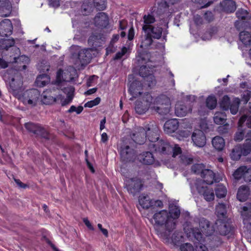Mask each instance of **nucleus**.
<instances>
[{"label": "nucleus", "mask_w": 251, "mask_h": 251, "mask_svg": "<svg viewBox=\"0 0 251 251\" xmlns=\"http://www.w3.org/2000/svg\"><path fill=\"white\" fill-rule=\"evenodd\" d=\"M242 210L246 213L242 215L244 217V220H246L251 226V210L249 211V208L247 206H243Z\"/></svg>", "instance_id": "52"}, {"label": "nucleus", "mask_w": 251, "mask_h": 251, "mask_svg": "<svg viewBox=\"0 0 251 251\" xmlns=\"http://www.w3.org/2000/svg\"><path fill=\"white\" fill-rule=\"evenodd\" d=\"M40 97V92L36 89L26 90L23 95V101L25 104L35 106Z\"/></svg>", "instance_id": "7"}, {"label": "nucleus", "mask_w": 251, "mask_h": 251, "mask_svg": "<svg viewBox=\"0 0 251 251\" xmlns=\"http://www.w3.org/2000/svg\"><path fill=\"white\" fill-rule=\"evenodd\" d=\"M181 251H194L193 246L190 243H185L180 247Z\"/></svg>", "instance_id": "58"}, {"label": "nucleus", "mask_w": 251, "mask_h": 251, "mask_svg": "<svg viewBox=\"0 0 251 251\" xmlns=\"http://www.w3.org/2000/svg\"><path fill=\"white\" fill-rule=\"evenodd\" d=\"M218 32V28L216 27H212L210 28L209 30L204 33L202 36V39L203 40H210L211 39L213 35Z\"/></svg>", "instance_id": "45"}, {"label": "nucleus", "mask_w": 251, "mask_h": 251, "mask_svg": "<svg viewBox=\"0 0 251 251\" xmlns=\"http://www.w3.org/2000/svg\"><path fill=\"white\" fill-rule=\"evenodd\" d=\"M238 130L234 135V139L236 142H240L244 139L245 132L244 130L240 129Z\"/></svg>", "instance_id": "54"}, {"label": "nucleus", "mask_w": 251, "mask_h": 251, "mask_svg": "<svg viewBox=\"0 0 251 251\" xmlns=\"http://www.w3.org/2000/svg\"><path fill=\"white\" fill-rule=\"evenodd\" d=\"M151 100H153L152 97L148 93L143 98L142 101H136L135 106L136 113L143 114L146 113L149 108L151 109Z\"/></svg>", "instance_id": "8"}, {"label": "nucleus", "mask_w": 251, "mask_h": 251, "mask_svg": "<svg viewBox=\"0 0 251 251\" xmlns=\"http://www.w3.org/2000/svg\"><path fill=\"white\" fill-rule=\"evenodd\" d=\"M215 0H193L195 3L200 5V9L208 7L211 5Z\"/></svg>", "instance_id": "44"}, {"label": "nucleus", "mask_w": 251, "mask_h": 251, "mask_svg": "<svg viewBox=\"0 0 251 251\" xmlns=\"http://www.w3.org/2000/svg\"><path fill=\"white\" fill-rule=\"evenodd\" d=\"M15 43L13 38L1 39L0 40V50H7L9 48L14 46Z\"/></svg>", "instance_id": "35"}, {"label": "nucleus", "mask_w": 251, "mask_h": 251, "mask_svg": "<svg viewBox=\"0 0 251 251\" xmlns=\"http://www.w3.org/2000/svg\"><path fill=\"white\" fill-rule=\"evenodd\" d=\"M149 147L151 150L163 154H170L172 150L171 145L167 140H159V138L156 141L149 143Z\"/></svg>", "instance_id": "5"}, {"label": "nucleus", "mask_w": 251, "mask_h": 251, "mask_svg": "<svg viewBox=\"0 0 251 251\" xmlns=\"http://www.w3.org/2000/svg\"><path fill=\"white\" fill-rule=\"evenodd\" d=\"M206 106L210 109H213L217 105V99L214 96H209L206 100Z\"/></svg>", "instance_id": "43"}, {"label": "nucleus", "mask_w": 251, "mask_h": 251, "mask_svg": "<svg viewBox=\"0 0 251 251\" xmlns=\"http://www.w3.org/2000/svg\"><path fill=\"white\" fill-rule=\"evenodd\" d=\"M83 110V106L80 105L77 107H76L74 105H72L70 109L68 110V113H72L73 112H76L77 114H79Z\"/></svg>", "instance_id": "60"}, {"label": "nucleus", "mask_w": 251, "mask_h": 251, "mask_svg": "<svg viewBox=\"0 0 251 251\" xmlns=\"http://www.w3.org/2000/svg\"><path fill=\"white\" fill-rule=\"evenodd\" d=\"M148 73H149V75L147 77H144V79L145 80V84L147 85L149 87H151L155 85L156 80L153 75L152 71L151 70H149Z\"/></svg>", "instance_id": "41"}, {"label": "nucleus", "mask_w": 251, "mask_h": 251, "mask_svg": "<svg viewBox=\"0 0 251 251\" xmlns=\"http://www.w3.org/2000/svg\"><path fill=\"white\" fill-rule=\"evenodd\" d=\"M176 135L177 138L179 140H183L184 138L188 137L190 135V132L188 129L179 130Z\"/></svg>", "instance_id": "49"}, {"label": "nucleus", "mask_w": 251, "mask_h": 251, "mask_svg": "<svg viewBox=\"0 0 251 251\" xmlns=\"http://www.w3.org/2000/svg\"><path fill=\"white\" fill-rule=\"evenodd\" d=\"M179 123L176 119L168 120L164 125V131L168 133H172L177 129Z\"/></svg>", "instance_id": "28"}, {"label": "nucleus", "mask_w": 251, "mask_h": 251, "mask_svg": "<svg viewBox=\"0 0 251 251\" xmlns=\"http://www.w3.org/2000/svg\"><path fill=\"white\" fill-rule=\"evenodd\" d=\"M50 90H47L44 91L42 96V101L45 104H50L54 102H59V100L61 98V95H58L56 97L50 96Z\"/></svg>", "instance_id": "26"}, {"label": "nucleus", "mask_w": 251, "mask_h": 251, "mask_svg": "<svg viewBox=\"0 0 251 251\" xmlns=\"http://www.w3.org/2000/svg\"><path fill=\"white\" fill-rule=\"evenodd\" d=\"M143 19L144 23L143 25H147V26H152V25L151 24L154 23L155 21L154 17L150 14L148 15H145L143 16Z\"/></svg>", "instance_id": "47"}, {"label": "nucleus", "mask_w": 251, "mask_h": 251, "mask_svg": "<svg viewBox=\"0 0 251 251\" xmlns=\"http://www.w3.org/2000/svg\"><path fill=\"white\" fill-rule=\"evenodd\" d=\"M168 213L169 214V218H172L174 221L176 222V220L179 217L180 211L177 206L173 205L170 206L169 212Z\"/></svg>", "instance_id": "39"}, {"label": "nucleus", "mask_w": 251, "mask_h": 251, "mask_svg": "<svg viewBox=\"0 0 251 251\" xmlns=\"http://www.w3.org/2000/svg\"><path fill=\"white\" fill-rule=\"evenodd\" d=\"M172 150L170 152V153H173V157H175L176 155L181 154V148L176 145H171Z\"/></svg>", "instance_id": "56"}, {"label": "nucleus", "mask_w": 251, "mask_h": 251, "mask_svg": "<svg viewBox=\"0 0 251 251\" xmlns=\"http://www.w3.org/2000/svg\"><path fill=\"white\" fill-rule=\"evenodd\" d=\"M152 38L151 35L145 33L142 37L140 47L145 49H149L153 42Z\"/></svg>", "instance_id": "36"}, {"label": "nucleus", "mask_w": 251, "mask_h": 251, "mask_svg": "<svg viewBox=\"0 0 251 251\" xmlns=\"http://www.w3.org/2000/svg\"><path fill=\"white\" fill-rule=\"evenodd\" d=\"M240 100L238 98H235L231 102L230 98L226 95L224 96L221 100V108H224L225 109H229L230 113L232 115L237 113Z\"/></svg>", "instance_id": "6"}, {"label": "nucleus", "mask_w": 251, "mask_h": 251, "mask_svg": "<svg viewBox=\"0 0 251 251\" xmlns=\"http://www.w3.org/2000/svg\"><path fill=\"white\" fill-rule=\"evenodd\" d=\"M200 227L201 231L206 236H210L214 231L213 226H211L209 222L202 218L200 221Z\"/></svg>", "instance_id": "22"}, {"label": "nucleus", "mask_w": 251, "mask_h": 251, "mask_svg": "<svg viewBox=\"0 0 251 251\" xmlns=\"http://www.w3.org/2000/svg\"><path fill=\"white\" fill-rule=\"evenodd\" d=\"M120 154L122 161L125 163L134 162L137 156L134 150L128 145L121 147Z\"/></svg>", "instance_id": "9"}, {"label": "nucleus", "mask_w": 251, "mask_h": 251, "mask_svg": "<svg viewBox=\"0 0 251 251\" xmlns=\"http://www.w3.org/2000/svg\"><path fill=\"white\" fill-rule=\"evenodd\" d=\"M170 100L166 95H159L151 100V110L160 115H167L170 112Z\"/></svg>", "instance_id": "2"}, {"label": "nucleus", "mask_w": 251, "mask_h": 251, "mask_svg": "<svg viewBox=\"0 0 251 251\" xmlns=\"http://www.w3.org/2000/svg\"><path fill=\"white\" fill-rule=\"evenodd\" d=\"M234 231L233 226L230 220L228 219L224 222L221 219V235H227L232 234Z\"/></svg>", "instance_id": "25"}, {"label": "nucleus", "mask_w": 251, "mask_h": 251, "mask_svg": "<svg viewBox=\"0 0 251 251\" xmlns=\"http://www.w3.org/2000/svg\"><path fill=\"white\" fill-rule=\"evenodd\" d=\"M160 234L162 237L164 238L166 242H169L170 239H171L172 242L176 245L180 241H182L183 239L182 232L177 231H175L171 237L170 236V232L167 231L161 232Z\"/></svg>", "instance_id": "15"}, {"label": "nucleus", "mask_w": 251, "mask_h": 251, "mask_svg": "<svg viewBox=\"0 0 251 251\" xmlns=\"http://www.w3.org/2000/svg\"><path fill=\"white\" fill-rule=\"evenodd\" d=\"M239 39L245 46L251 45V33L248 31H243L239 33Z\"/></svg>", "instance_id": "34"}, {"label": "nucleus", "mask_w": 251, "mask_h": 251, "mask_svg": "<svg viewBox=\"0 0 251 251\" xmlns=\"http://www.w3.org/2000/svg\"><path fill=\"white\" fill-rule=\"evenodd\" d=\"M142 83L140 81L135 80L130 84L128 91L133 97L136 98L141 95V91L142 90Z\"/></svg>", "instance_id": "19"}, {"label": "nucleus", "mask_w": 251, "mask_h": 251, "mask_svg": "<svg viewBox=\"0 0 251 251\" xmlns=\"http://www.w3.org/2000/svg\"><path fill=\"white\" fill-rule=\"evenodd\" d=\"M192 108L190 106L187 107L186 105L181 103H177L176 105L175 114L177 116H185L189 112L192 111Z\"/></svg>", "instance_id": "30"}, {"label": "nucleus", "mask_w": 251, "mask_h": 251, "mask_svg": "<svg viewBox=\"0 0 251 251\" xmlns=\"http://www.w3.org/2000/svg\"><path fill=\"white\" fill-rule=\"evenodd\" d=\"M191 137L194 144L197 147H202L206 144V137L201 130H195Z\"/></svg>", "instance_id": "13"}, {"label": "nucleus", "mask_w": 251, "mask_h": 251, "mask_svg": "<svg viewBox=\"0 0 251 251\" xmlns=\"http://www.w3.org/2000/svg\"><path fill=\"white\" fill-rule=\"evenodd\" d=\"M154 67L151 65H150L149 64L146 63L145 65H142L140 67L139 71V75L142 76L143 78L147 77L148 75H149V70H151L152 71V73L154 71Z\"/></svg>", "instance_id": "37"}, {"label": "nucleus", "mask_w": 251, "mask_h": 251, "mask_svg": "<svg viewBox=\"0 0 251 251\" xmlns=\"http://www.w3.org/2000/svg\"><path fill=\"white\" fill-rule=\"evenodd\" d=\"M204 17L208 23H210L214 20V15L211 11H207L204 14Z\"/></svg>", "instance_id": "64"}, {"label": "nucleus", "mask_w": 251, "mask_h": 251, "mask_svg": "<svg viewBox=\"0 0 251 251\" xmlns=\"http://www.w3.org/2000/svg\"><path fill=\"white\" fill-rule=\"evenodd\" d=\"M125 185L128 192L133 195L139 192L142 186L140 179L137 177L126 180Z\"/></svg>", "instance_id": "11"}, {"label": "nucleus", "mask_w": 251, "mask_h": 251, "mask_svg": "<svg viewBox=\"0 0 251 251\" xmlns=\"http://www.w3.org/2000/svg\"><path fill=\"white\" fill-rule=\"evenodd\" d=\"M137 160L142 164L146 165L152 164L154 161L152 154L150 151L143 152L137 155Z\"/></svg>", "instance_id": "24"}, {"label": "nucleus", "mask_w": 251, "mask_h": 251, "mask_svg": "<svg viewBox=\"0 0 251 251\" xmlns=\"http://www.w3.org/2000/svg\"><path fill=\"white\" fill-rule=\"evenodd\" d=\"M100 99L99 97H97L94 100L88 101L84 104L85 107L91 108L94 106H96L100 103Z\"/></svg>", "instance_id": "55"}, {"label": "nucleus", "mask_w": 251, "mask_h": 251, "mask_svg": "<svg viewBox=\"0 0 251 251\" xmlns=\"http://www.w3.org/2000/svg\"><path fill=\"white\" fill-rule=\"evenodd\" d=\"M153 218L155 226H165L166 231L172 232L176 228V223L172 218H169V214L166 210L155 213Z\"/></svg>", "instance_id": "3"}, {"label": "nucleus", "mask_w": 251, "mask_h": 251, "mask_svg": "<svg viewBox=\"0 0 251 251\" xmlns=\"http://www.w3.org/2000/svg\"><path fill=\"white\" fill-rule=\"evenodd\" d=\"M91 50L89 49H83L79 51L77 54V58L81 65L88 63L92 56Z\"/></svg>", "instance_id": "20"}, {"label": "nucleus", "mask_w": 251, "mask_h": 251, "mask_svg": "<svg viewBox=\"0 0 251 251\" xmlns=\"http://www.w3.org/2000/svg\"><path fill=\"white\" fill-rule=\"evenodd\" d=\"M142 29L145 33L151 35L154 39L160 38L162 34V28L159 26L143 25Z\"/></svg>", "instance_id": "17"}, {"label": "nucleus", "mask_w": 251, "mask_h": 251, "mask_svg": "<svg viewBox=\"0 0 251 251\" xmlns=\"http://www.w3.org/2000/svg\"><path fill=\"white\" fill-rule=\"evenodd\" d=\"M196 188L198 193L202 195L206 201H210L214 200V193L213 190L208 188L207 186L201 185H197Z\"/></svg>", "instance_id": "18"}, {"label": "nucleus", "mask_w": 251, "mask_h": 251, "mask_svg": "<svg viewBox=\"0 0 251 251\" xmlns=\"http://www.w3.org/2000/svg\"><path fill=\"white\" fill-rule=\"evenodd\" d=\"M13 25L11 21L5 19L0 23V35L2 37H7L12 34Z\"/></svg>", "instance_id": "14"}, {"label": "nucleus", "mask_w": 251, "mask_h": 251, "mask_svg": "<svg viewBox=\"0 0 251 251\" xmlns=\"http://www.w3.org/2000/svg\"><path fill=\"white\" fill-rule=\"evenodd\" d=\"M135 135H142L141 139L136 138V141L139 145L144 144L148 139L150 143L156 141L159 138V128L154 123L151 122L144 127L137 128L136 134Z\"/></svg>", "instance_id": "1"}, {"label": "nucleus", "mask_w": 251, "mask_h": 251, "mask_svg": "<svg viewBox=\"0 0 251 251\" xmlns=\"http://www.w3.org/2000/svg\"><path fill=\"white\" fill-rule=\"evenodd\" d=\"M236 9V3L232 0H224L221 2V10L226 13H233Z\"/></svg>", "instance_id": "23"}, {"label": "nucleus", "mask_w": 251, "mask_h": 251, "mask_svg": "<svg viewBox=\"0 0 251 251\" xmlns=\"http://www.w3.org/2000/svg\"><path fill=\"white\" fill-rule=\"evenodd\" d=\"M205 169V166L202 163L195 164L192 166L191 171L195 174L201 176Z\"/></svg>", "instance_id": "42"}, {"label": "nucleus", "mask_w": 251, "mask_h": 251, "mask_svg": "<svg viewBox=\"0 0 251 251\" xmlns=\"http://www.w3.org/2000/svg\"><path fill=\"white\" fill-rule=\"evenodd\" d=\"M105 39L106 37L102 33L95 32L89 37L88 43L90 46L96 48L102 46L104 44Z\"/></svg>", "instance_id": "10"}, {"label": "nucleus", "mask_w": 251, "mask_h": 251, "mask_svg": "<svg viewBox=\"0 0 251 251\" xmlns=\"http://www.w3.org/2000/svg\"><path fill=\"white\" fill-rule=\"evenodd\" d=\"M127 50V48L125 47H124L120 51H118L116 53L114 57V59L118 60L121 59L123 57V56L126 53Z\"/></svg>", "instance_id": "63"}, {"label": "nucleus", "mask_w": 251, "mask_h": 251, "mask_svg": "<svg viewBox=\"0 0 251 251\" xmlns=\"http://www.w3.org/2000/svg\"><path fill=\"white\" fill-rule=\"evenodd\" d=\"M95 25L100 28H105L109 24V18L106 14L100 12L97 14L94 18Z\"/></svg>", "instance_id": "16"}, {"label": "nucleus", "mask_w": 251, "mask_h": 251, "mask_svg": "<svg viewBox=\"0 0 251 251\" xmlns=\"http://www.w3.org/2000/svg\"><path fill=\"white\" fill-rule=\"evenodd\" d=\"M201 176L202 178V180L198 181L196 183V186H197V185H201V183L204 182L206 184L210 185L213 184L214 182H216L215 175L214 173L210 169L206 168L204 170Z\"/></svg>", "instance_id": "12"}, {"label": "nucleus", "mask_w": 251, "mask_h": 251, "mask_svg": "<svg viewBox=\"0 0 251 251\" xmlns=\"http://www.w3.org/2000/svg\"><path fill=\"white\" fill-rule=\"evenodd\" d=\"M195 250L196 251H208L207 247L201 242H196Z\"/></svg>", "instance_id": "59"}, {"label": "nucleus", "mask_w": 251, "mask_h": 251, "mask_svg": "<svg viewBox=\"0 0 251 251\" xmlns=\"http://www.w3.org/2000/svg\"><path fill=\"white\" fill-rule=\"evenodd\" d=\"M82 11L83 15H87L90 13L93 10V7L92 4L90 5L86 4V2L83 3L81 6Z\"/></svg>", "instance_id": "53"}, {"label": "nucleus", "mask_w": 251, "mask_h": 251, "mask_svg": "<svg viewBox=\"0 0 251 251\" xmlns=\"http://www.w3.org/2000/svg\"><path fill=\"white\" fill-rule=\"evenodd\" d=\"M212 144L214 148L218 151H220V136L214 137L212 140Z\"/></svg>", "instance_id": "57"}, {"label": "nucleus", "mask_w": 251, "mask_h": 251, "mask_svg": "<svg viewBox=\"0 0 251 251\" xmlns=\"http://www.w3.org/2000/svg\"><path fill=\"white\" fill-rule=\"evenodd\" d=\"M250 195V188L246 185L241 186L237 191V199L240 201H245Z\"/></svg>", "instance_id": "29"}, {"label": "nucleus", "mask_w": 251, "mask_h": 251, "mask_svg": "<svg viewBox=\"0 0 251 251\" xmlns=\"http://www.w3.org/2000/svg\"><path fill=\"white\" fill-rule=\"evenodd\" d=\"M12 5L9 0H0V16L8 17L11 13Z\"/></svg>", "instance_id": "21"}, {"label": "nucleus", "mask_w": 251, "mask_h": 251, "mask_svg": "<svg viewBox=\"0 0 251 251\" xmlns=\"http://www.w3.org/2000/svg\"><path fill=\"white\" fill-rule=\"evenodd\" d=\"M201 231L199 229H193V236L197 241L196 242H201L203 243L204 242V240L202 237V235L201 233Z\"/></svg>", "instance_id": "51"}, {"label": "nucleus", "mask_w": 251, "mask_h": 251, "mask_svg": "<svg viewBox=\"0 0 251 251\" xmlns=\"http://www.w3.org/2000/svg\"><path fill=\"white\" fill-rule=\"evenodd\" d=\"M50 81V76L46 74H42L37 77L35 83L37 86L42 87L48 83Z\"/></svg>", "instance_id": "32"}, {"label": "nucleus", "mask_w": 251, "mask_h": 251, "mask_svg": "<svg viewBox=\"0 0 251 251\" xmlns=\"http://www.w3.org/2000/svg\"><path fill=\"white\" fill-rule=\"evenodd\" d=\"M237 146L241 148L243 156L248 155L251 152V139H246L243 144H239Z\"/></svg>", "instance_id": "33"}, {"label": "nucleus", "mask_w": 251, "mask_h": 251, "mask_svg": "<svg viewBox=\"0 0 251 251\" xmlns=\"http://www.w3.org/2000/svg\"><path fill=\"white\" fill-rule=\"evenodd\" d=\"M230 155L231 159L233 160L236 161L239 160L241 157L243 156V154H242V152L241 150V148L240 147H238L237 145L236 146L232 149Z\"/></svg>", "instance_id": "40"}, {"label": "nucleus", "mask_w": 251, "mask_h": 251, "mask_svg": "<svg viewBox=\"0 0 251 251\" xmlns=\"http://www.w3.org/2000/svg\"><path fill=\"white\" fill-rule=\"evenodd\" d=\"M248 12L247 10L240 8L236 12V16L239 20H245L247 18Z\"/></svg>", "instance_id": "48"}, {"label": "nucleus", "mask_w": 251, "mask_h": 251, "mask_svg": "<svg viewBox=\"0 0 251 251\" xmlns=\"http://www.w3.org/2000/svg\"><path fill=\"white\" fill-rule=\"evenodd\" d=\"M73 97L71 95H69L68 99H64L62 95H61V98L59 99V101H60L61 105L63 106L70 103Z\"/></svg>", "instance_id": "62"}, {"label": "nucleus", "mask_w": 251, "mask_h": 251, "mask_svg": "<svg viewBox=\"0 0 251 251\" xmlns=\"http://www.w3.org/2000/svg\"><path fill=\"white\" fill-rule=\"evenodd\" d=\"M221 134L222 133H226L227 131L228 127L229 125L227 124H225L226 120L221 117Z\"/></svg>", "instance_id": "61"}, {"label": "nucleus", "mask_w": 251, "mask_h": 251, "mask_svg": "<svg viewBox=\"0 0 251 251\" xmlns=\"http://www.w3.org/2000/svg\"><path fill=\"white\" fill-rule=\"evenodd\" d=\"M63 71L62 69H60L57 71V75H56V82L58 85H59L62 82V81H72L73 79V77H71L70 80H66L63 78Z\"/></svg>", "instance_id": "50"}, {"label": "nucleus", "mask_w": 251, "mask_h": 251, "mask_svg": "<svg viewBox=\"0 0 251 251\" xmlns=\"http://www.w3.org/2000/svg\"><path fill=\"white\" fill-rule=\"evenodd\" d=\"M94 5L98 10H103L106 8V0H94Z\"/></svg>", "instance_id": "46"}, {"label": "nucleus", "mask_w": 251, "mask_h": 251, "mask_svg": "<svg viewBox=\"0 0 251 251\" xmlns=\"http://www.w3.org/2000/svg\"><path fill=\"white\" fill-rule=\"evenodd\" d=\"M251 171L248 170L247 167L246 166H241L237 168L233 173V178L236 180H239L242 177L245 180L246 176H248Z\"/></svg>", "instance_id": "27"}, {"label": "nucleus", "mask_w": 251, "mask_h": 251, "mask_svg": "<svg viewBox=\"0 0 251 251\" xmlns=\"http://www.w3.org/2000/svg\"><path fill=\"white\" fill-rule=\"evenodd\" d=\"M141 206L144 209H148L153 206V200H150L148 196L141 197L139 200Z\"/></svg>", "instance_id": "38"}, {"label": "nucleus", "mask_w": 251, "mask_h": 251, "mask_svg": "<svg viewBox=\"0 0 251 251\" xmlns=\"http://www.w3.org/2000/svg\"><path fill=\"white\" fill-rule=\"evenodd\" d=\"M23 82L20 76L13 78L9 83V87L12 92H15L21 89Z\"/></svg>", "instance_id": "31"}, {"label": "nucleus", "mask_w": 251, "mask_h": 251, "mask_svg": "<svg viewBox=\"0 0 251 251\" xmlns=\"http://www.w3.org/2000/svg\"><path fill=\"white\" fill-rule=\"evenodd\" d=\"M25 127L28 132L33 133L37 137H41L46 140H50L52 136L38 124L28 122L25 124Z\"/></svg>", "instance_id": "4"}]
</instances>
